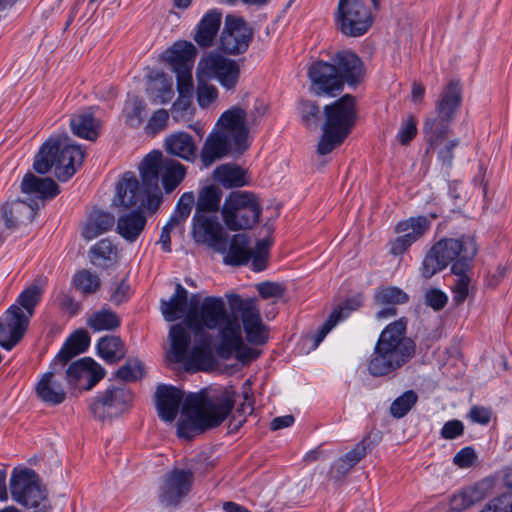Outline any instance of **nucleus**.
<instances>
[{
	"mask_svg": "<svg viewBox=\"0 0 512 512\" xmlns=\"http://www.w3.org/2000/svg\"><path fill=\"white\" fill-rule=\"evenodd\" d=\"M222 191L219 187L205 186L199 193L196 211L193 216V235L197 241H209L214 244L225 242L223 228L215 216L207 213L217 212L220 208Z\"/></svg>",
	"mask_w": 512,
	"mask_h": 512,
	"instance_id": "obj_9",
	"label": "nucleus"
},
{
	"mask_svg": "<svg viewBox=\"0 0 512 512\" xmlns=\"http://www.w3.org/2000/svg\"><path fill=\"white\" fill-rule=\"evenodd\" d=\"M337 23L345 36L359 37L372 26L373 16L364 0H339Z\"/></svg>",
	"mask_w": 512,
	"mask_h": 512,
	"instance_id": "obj_15",
	"label": "nucleus"
},
{
	"mask_svg": "<svg viewBox=\"0 0 512 512\" xmlns=\"http://www.w3.org/2000/svg\"><path fill=\"white\" fill-rule=\"evenodd\" d=\"M188 292L180 284H176L175 292L169 300H161L160 309L168 322H174L187 314Z\"/></svg>",
	"mask_w": 512,
	"mask_h": 512,
	"instance_id": "obj_36",
	"label": "nucleus"
},
{
	"mask_svg": "<svg viewBox=\"0 0 512 512\" xmlns=\"http://www.w3.org/2000/svg\"><path fill=\"white\" fill-rule=\"evenodd\" d=\"M237 154L234 142L224 132L213 130L205 139L200 151L203 167L208 168L228 155Z\"/></svg>",
	"mask_w": 512,
	"mask_h": 512,
	"instance_id": "obj_25",
	"label": "nucleus"
},
{
	"mask_svg": "<svg viewBox=\"0 0 512 512\" xmlns=\"http://www.w3.org/2000/svg\"><path fill=\"white\" fill-rule=\"evenodd\" d=\"M210 359V352L207 343H197L187 352L184 366L187 371H197L200 366Z\"/></svg>",
	"mask_w": 512,
	"mask_h": 512,
	"instance_id": "obj_50",
	"label": "nucleus"
},
{
	"mask_svg": "<svg viewBox=\"0 0 512 512\" xmlns=\"http://www.w3.org/2000/svg\"><path fill=\"white\" fill-rule=\"evenodd\" d=\"M476 253V243L471 237L440 239L426 253L420 273L425 279H430L450 263L452 273L469 271Z\"/></svg>",
	"mask_w": 512,
	"mask_h": 512,
	"instance_id": "obj_6",
	"label": "nucleus"
},
{
	"mask_svg": "<svg viewBox=\"0 0 512 512\" xmlns=\"http://www.w3.org/2000/svg\"><path fill=\"white\" fill-rule=\"evenodd\" d=\"M407 323V319L401 317L382 330L367 363L370 375H390L412 359L416 346L406 334Z\"/></svg>",
	"mask_w": 512,
	"mask_h": 512,
	"instance_id": "obj_3",
	"label": "nucleus"
},
{
	"mask_svg": "<svg viewBox=\"0 0 512 512\" xmlns=\"http://www.w3.org/2000/svg\"><path fill=\"white\" fill-rule=\"evenodd\" d=\"M492 482L483 480L473 486L467 487L454 494L450 500V508L455 512H462L474 504L482 501L490 494Z\"/></svg>",
	"mask_w": 512,
	"mask_h": 512,
	"instance_id": "obj_30",
	"label": "nucleus"
},
{
	"mask_svg": "<svg viewBox=\"0 0 512 512\" xmlns=\"http://www.w3.org/2000/svg\"><path fill=\"white\" fill-rule=\"evenodd\" d=\"M124 114L129 126H140L146 116L145 102L137 96L129 97L125 103Z\"/></svg>",
	"mask_w": 512,
	"mask_h": 512,
	"instance_id": "obj_47",
	"label": "nucleus"
},
{
	"mask_svg": "<svg viewBox=\"0 0 512 512\" xmlns=\"http://www.w3.org/2000/svg\"><path fill=\"white\" fill-rule=\"evenodd\" d=\"M114 224L115 217L112 213L95 208L87 217L82 229V237L86 240H92L111 230Z\"/></svg>",
	"mask_w": 512,
	"mask_h": 512,
	"instance_id": "obj_34",
	"label": "nucleus"
},
{
	"mask_svg": "<svg viewBox=\"0 0 512 512\" xmlns=\"http://www.w3.org/2000/svg\"><path fill=\"white\" fill-rule=\"evenodd\" d=\"M431 222L426 216L410 217L395 226V232L402 234L389 242V251L394 256L404 254L430 229Z\"/></svg>",
	"mask_w": 512,
	"mask_h": 512,
	"instance_id": "obj_20",
	"label": "nucleus"
},
{
	"mask_svg": "<svg viewBox=\"0 0 512 512\" xmlns=\"http://www.w3.org/2000/svg\"><path fill=\"white\" fill-rule=\"evenodd\" d=\"M11 498L35 512H50L51 505L46 489L41 485L38 474L32 469L14 470L9 481Z\"/></svg>",
	"mask_w": 512,
	"mask_h": 512,
	"instance_id": "obj_12",
	"label": "nucleus"
},
{
	"mask_svg": "<svg viewBox=\"0 0 512 512\" xmlns=\"http://www.w3.org/2000/svg\"><path fill=\"white\" fill-rule=\"evenodd\" d=\"M21 191L25 194L36 195L38 198H54L60 193L58 184L51 178H39L33 173H27L21 182Z\"/></svg>",
	"mask_w": 512,
	"mask_h": 512,
	"instance_id": "obj_35",
	"label": "nucleus"
},
{
	"mask_svg": "<svg viewBox=\"0 0 512 512\" xmlns=\"http://www.w3.org/2000/svg\"><path fill=\"white\" fill-rule=\"evenodd\" d=\"M141 183L131 171L125 172L118 182L117 201L127 207L157 208L161 201V181L166 193H171L184 179L185 166L179 161L165 158L159 150L148 153L139 165Z\"/></svg>",
	"mask_w": 512,
	"mask_h": 512,
	"instance_id": "obj_1",
	"label": "nucleus"
},
{
	"mask_svg": "<svg viewBox=\"0 0 512 512\" xmlns=\"http://www.w3.org/2000/svg\"><path fill=\"white\" fill-rule=\"evenodd\" d=\"M225 296L230 310L238 311V319L242 321L246 340L253 345L265 344L268 341L269 328L261 319L256 299H244L236 293Z\"/></svg>",
	"mask_w": 512,
	"mask_h": 512,
	"instance_id": "obj_14",
	"label": "nucleus"
},
{
	"mask_svg": "<svg viewBox=\"0 0 512 512\" xmlns=\"http://www.w3.org/2000/svg\"><path fill=\"white\" fill-rule=\"evenodd\" d=\"M99 355L107 363H116L126 355L125 345L117 336H104L97 344Z\"/></svg>",
	"mask_w": 512,
	"mask_h": 512,
	"instance_id": "obj_42",
	"label": "nucleus"
},
{
	"mask_svg": "<svg viewBox=\"0 0 512 512\" xmlns=\"http://www.w3.org/2000/svg\"><path fill=\"white\" fill-rule=\"evenodd\" d=\"M171 113L175 121L185 122L190 120L194 113L191 98L186 95H179L178 99L173 103Z\"/></svg>",
	"mask_w": 512,
	"mask_h": 512,
	"instance_id": "obj_56",
	"label": "nucleus"
},
{
	"mask_svg": "<svg viewBox=\"0 0 512 512\" xmlns=\"http://www.w3.org/2000/svg\"><path fill=\"white\" fill-rule=\"evenodd\" d=\"M144 375V367L141 361L136 358H129L116 372L115 377L124 382H135Z\"/></svg>",
	"mask_w": 512,
	"mask_h": 512,
	"instance_id": "obj_52",
	"label": "nucleus"
},
{
	"mask_svg": "<svg viewBox=\"0 0 512 512\" xmlns=\"http://www.w3.org/2000/svg\"><path fill=\"white\" fill-rule=\"evenodd\" d=\"M409 296L402 289L395 286L380 287L376 290L374 301L379 306H396L408 302Z\"/></svg>",
	"mask_w": 512,
	"mask_h": 512,
	"instance_id": "obj_45",
	"label": "nucleus"
},
{
	"mask_svg": "<svg viewBox=\"0 0 512 512\" xmlns=\"http://www.w3.org/2000/svg\"><path fill=\"white\" fill-rule=\"evenodd\" d=\"M85 153L67 134L50 137L35 156L33 168L39 174H46L55 168V176L65 182L82 165Z\"/></svg>",
	"mask_w": 512,
	"mask_h": 512,
	"instance_id": "obj_7",
	"label": "nucleus"
},
{
	"mask_svg": "<svg viewBox=\"0 0 512 512\" xmlns=\"http://www.w3.org/2000/svg\"><path fill=\"white\" fill-rule=\"evenodd\" d=\"M184 393L171 385L160 384L155 392L158 416L165 422H173L178 414Z\"/></svg>",
	"mask_w": 512,
	"mask_h": 512,
	"instance_id": "obj_27",
	"label": "nucleus"
},
{
	"mask_svg": "<svg viewBox=\"0 0 512 512\" xmlns=\"http://www.w3.org/2000/svg\"><path fill=\"white\" fill-rule=\"evenodd\" d=\"M253 37V29L242 17L227 15L218 48L227 55H240L248 50Z\"/></svg>",
	"mask_w": 512,
	"mask_h": 512,
	"instance_id": "obj_17",
	"label": "nucleus"
},
{
	"mask_svg": "<svg viewBox=\"0 0 512 512\" xmlns=\"http://www.w3.org/2000/svg\"><path fill=\"white\" fill-rule=\"evenodd\" d=\"M64 365L53 360L50 370L42 375L36 384L37 397L49 406H57L66 399V391L61 384Z\"/></svg>",
	"mask_w": 512,
	"mask_h": 512,
	"instance_id": "obj_22",
	"label": "nucleus"
},
{
	"mask_svg": "<svg viewBox=\"0 0 512 512\" xmlns=\"http://www.w3.org/2000/svg\"><path fill=\"white\" fill-rule=\"evenodd\" d=\"M89 344L90 336L88 332L86 330H77L66 340L54 360L66 366L72 358L85 352Z\"/></svg>",
	"mask_w": 512,
	"mask_h": 512,
	"instance_id": "obj_37",
	"label": "nucleus"
},
{
	"mask_svg": "<svg viewBox=\"0 0 512 512\" xmlns=\"http://www.w3.org/2000/svg\"><path fill=\"white\" fill-rule=\"evenodd\" d=\"M73 285L83 294H93L100 288L101 280L97 274L83 269L74 275Z\"/></svg>",
	"mask_w": 512,
	"mask_h": 512,
	"instance_id": "obj_51",
	"label": "nucleus"
},
{
	"mask_svg": "<svg viewBox=\"0 0 512 512\" xmlns=\"http://www.w3.org/2000/svg\"><path fill=\"white\" fill-rule=\"evenodd\" d=\"M222 13L217 9L209 10L200 20L194 35L195 42L203 48L211 47L218 34Z\"/></svg>",
	"mask_w": 512,
	"mask_h": 512,
	"instance_id": "obj_32",
	"label": "nucleus"
},
{
	"mask_svg": "<svg viewBox=\"0 0 512 512\" xmlns=\"http://www.w3.org/2000/svg\"><path fill=\"white\" fill-rule=\"evenodd\" d=\"M204 78H198V85L196 89L197 101L201 108H207L218 97L217 88L208 84Z\"/></svg>",
	"mask_w": 512,
	"mask_h": 512,
	"instance_id": "obj_57",
	"label": "nucleus"
},
{
	"mask_svg": "<svg viewBox=\"0 0 512 512\" xmlns=\"http://www.w3.org/2000/svg\"><path fill=\"white\" fill-rule=\"evenodd\" d=\"M362 304L363 296L361 294H357L346 299L341 305L333 309L327 320L314 335L313 348H316L323 341L326 335L337 325L339 321L348 317L352 311L357 310L362 306Z\"/></svg>",
	"mask_w": 512,
	"mask_h": 512,
	"instance_id": "obj_29",
	"label": "nucleus"
},
{
	"mask_svg": "<svg viewBox=\"0 0 512 512\" xmlns=\"http://www.w3.org/2000/svg\"><path fill=\"white\" fill-rule=\"evenodd\" d=\"M6 215L14 217L18 227L22 224L31 223L36 215L38 205L36 202L26 203L22 200H16L12 203H6Z\"/></svg>",
	"mask_w": 512,
	"mask_h": 512,
	"instance_id": "obj_43",
	"label": "nucleus"
},
{
	"mask_svg": "<svg viewBox=\"0 0 512 512\" xmlns=\"http://www.w3.org/2000/svg\"><path fill=\"white\" fill-rule=\"evenodd\" d=\"M197 77L216 80L226 91L234 92L240 79L239 62L211 51L198 62Z\"/></svg>",
	"mask_w": 512,
	"mask_h": 512,
	"instance_id": "obj_13",
	"label": "nucleus"
},
{
	"mask_svg": "<svg viewBox=\"0 0 512 512\" xmlns=\"http://www.w3.org/2000/svg\"><path fill=\"white\" fill-rule=\"evenodd\" d=\"M165 150L172 156L179 157L188 162H194L197 157V145L193 137L186 132H175L166 137Z\"/></svg>",
	"mask_w": 512,
	"mask_h": 512,
	"instance_id": "obj_31",
	"label": "nucleus"
},
{
	"mask_svg": "<svg viewBox=\"0 0 512 512\" xmlns=\"http://www.w3.org/2000/svg\"><path fill=\"white\" fill-rule=\"evenodd\" d=\"M234 395L229 389L211 396L204 392L187 395L182 404V413L187 418L178 422L177 435L191 439L195 433L220 426L234 407Z\"/></svg>",
	"mask_w": 512,
	"mask_h": 512,
	"instance_id": "obj_2",
	"label": "nucleus"
},
{
	"mask_svg": "<svg viewBox=\"0 0 512 512\" xmlns=\"http://www.w3.org/2000/svg\"><path fill=\"white\" fill-rule=\"evenodd\" d=\"M169 115L168 112L165 109H159L157 110L150 120L148 121V124L146 126V130L149 133L156 134L159 131L163 130L167 124Z\"/></svg>",
	"mask_w": 512,
	"mask_h": 512,
	"instance_id": "obj_63",
	"label": "nucleus"
},
{
	"mask_svg": "<svg viewBox=\"0 0 512 512\" xmlns=\"http://www.w3.org/2000/svg\"><path fill=\"white\" fill-rule=\"evenodd\" d=\"M42 293L43 290L41 286L37 283H33L18 296L17 302L25 309L24 314L28 316V321L34 313L35 306L40 302Z\"/></svg>",
	"mask_w": 512,
	"mask_h": 512,
	"instance_id": "obj_49",
	"label": "nucleus"
},
{
	"mask_svg": "<svg viewBox=\"0 0 512 512\" xmlns=\"http://www.w3.org/2000/svg\"><path fill=\"white\" fill-rule=\"evenodd\" d=\"M70 126L75 135L87 140L93 141L99 135V121L90 112H83L72 116Z\"/></svg>",
	"mask_w": 512,
	"mask_h": 512,
	"instance_id": "obj_39",
	"label": "nucleus"
},
{
	"mask_svg": "<svg viewBox=\"0 0 512 512\" xmlns=\"http://www.w3.org/2000/svg\"><path fill=\"white\" fill-rule=\"evenodd\" d=\"M194 202L195 198L193 192H186L182 194L169 221L178 226L184 223L191 213Z\"/></svg>",
	"mask_w": 512,
	"mask_h": 512,
	"instance_id": "obj_53",
	"label": "nucleus"
},
{
	"mask_svg": "<svg viewBox=\"0 0 512 512\" xmlns=\"http://www.w3.org/2000/svg\"><path fill=\"white\" fill-rule=\"evenodd\" d=\"M417 134L416 119L409 116L401 124L397 134V139L401 145L409 144Z\"/></svg>",
	"mask_w": 512,
	"mask_h": 512,
	"instance_id": "obj_60",
	"label": "nucleus"
},
{
	"mask_svg": "<svg viewBox=\"0 0 512 512\" xmlns=\"http://www.w3.org/2000/svg\"><path fill=\"white\" fill-rule=\"evenodd\" d=\"M462 104V88L459 80H450L442 90L431 113L423 125V133L430 149L443 144L450 133V126Z\"/></svg>",
	"mask_w": 512,
	"mask_h": 512,
	"instance_id": "obj_8",
	"label": "nucleus"
},
{
	"mask_svg": "<svg viewBox=\"0 0 512 512\" xmlns=\"http://www.w3.org/2000/svg\"><path fill=\"white\" fill-rule=\"evenodd\" d=\"M364 64L360 57L350 51H338L330 60L316 61L308 70L311 90L318 96H335L344 84L355 86L364 77Z\"/></svg>",
	"mask_w": 512,
	"mask_h": 512,
	"instance_id": "obj_4",
	"label": "nucleus"
},
{
	"mask_svg": "<svg viewBox=\"0 0 512 512\" xmlns=\"http://www.w3.org/2000/svg\"><path fill=\"white\" fill-rule=\"evenodd\" d=\"M468 271H463L461 273H453L457 279L453 285V300L457 304L463 303L469 293V284L470 278L467 275Z\"/></svg>",
	"mask_w": 512,
	"mask_h": 512,
	"instance_id": "obj_58",
	"label": "nucleus"
},
{
	"mask_svg": "<svg viewBox=\"0 0 512 512\" xmlns=\"http://www.w3.org/2000/svg\"><path fill=\"white\" fill-rule=\"evenodd\" d=\"M261 211L258 197L248 191L231 192L222 206L223 221L231 231L252 228L258 223Z\"/></svg>",
	"mask_w": 512,
	"mask_h": 512,
	"instance_id": "obj_11",
	"label": "nucleus"
},
{
	"mask_svg": "<svg viewBox=\"0 0 512 512\" xmlns=\"http://www.w3.org/2000/svg\"><path fill=\"white\" fill-rule=\"evenodd\" d=\"M214 180L226 188L242 187L247 184L245 172L238 166L223 164L213 172Z\"/></svg>",
	"mask_w": 512,
	"mask_h": 512,
	"instance_id": "obj_41",
	"label": "nucleus"
},
{
	"mask_svg": "<svg viewBox=\"0 0 512 512\" xmlns=\"http://www.w3.org/2000/svg\"><path fill=\"white\" fill-rule=\"evenodd\" d=\"M303 124L308 128H316L320 120L319 106L310 100H301L298 105Z\"/></svg>",
	"mask_w": 512,
	"mask_h": 512,
	"instance_id": "obj_54",
	"label": "nucleus"
},
{
	"mask_svg": "<svg viewBox=\"0 0 512 512\" xmlns=\"http://www.w3.org/2000/svg\"><path fill=\"white\" fill-rule=\"evenodd\" d=\"M189 330L191 329L182 323L171 326L169 331L170 351L168 353L171 362L182 363L186 359L191 343Z\"/></svg>",
	"mask_w": 512,
	"mask_h": 512,
	"instance_id": "obj_33",
	"label": "nucleus"
},
{
	"mask_svg": "<svg viewBox=\"0 0 512 512\" xmlns=\"http://www.w3.org/2000/svg\"><path fill=\"white\" fill-rule=\"evenodd\" d=\"M464 433V424L457 419H453L450 421H447L441 431L440 436L443 439L452 440L455 439Z\"/></svg>",
	"mask_w": 512,
	"mask_h": 512,
	"instance_id": "obj_64",
	"label": "nucleus"
},
{
	"mask_svg": "<svg viewBox=\"0 0 512 512\" xmlns=\"http://www.w3.org/2000/svg\"><path fill=\"white\" fill-rule=\"evenodd\" d=\"M225 242L217 244L219 250L225 252L224 263L230 266H243L251 261L253 271L260 272L266 269L269 250L272 242L269 239L258 240L255 249L250 248V239L246 234L234 235L227 250L225 249L227 239L223 236ZM212 245L214 243L210 242Z\"/></svg>",
	"mask_w": 512,
	"mask_h": 512,
	"instance_id": "obj_10",
	"label": "nucleus"
},
{
	"mask_svg": "<svg viewBox=\"0 0 512 512\" xmlns=\"http://www.w3.org/2000/svg\"><path fill=\"white\" fill-rule=\"evenodd\" d=\"M368 445L366 440L357 443L355 447L347 452L343 457L337 460L333 466L340 475L348 473L358 462H360L367 454Z\"/></svg>",
	"mask_w": 512,
	"mask_h": 512,
	"instance_id": "obj_44",
	"label": "nucleus"
},
{
	"mask_svg": "<svg viewBox=\"0 0 512 512\" xmlns=\"http://www.w3.org/2000/svg\"><path fill=\"white\" fill-rule=\"evenodd\" d=\"M184 324L195 334L204 329L217 330L223 349L239 341L238 311L228 310L223 298L207 296L197 309H188Z\"/></svg>",
	"mask_w": 512,
	"mask_h": 512,
	"instance_id": "obj_5",
	"label": "nucleus"
},
{
	"mask_svg": "<svg viewBox=\"0 0 512 512\" xmlns=\"http://www.w3.org/2000/svg\"><path fill=\"white\" fill-rule=\"evenodd\" d=\"M459 143V139L446 140L443 144L437 146L433 150H437V157L444 165L451 167L454 159L453 151Z\"/></svg>",
	"mask_w": 512,
	"mask_h": 512,
	"instance_id": "obj_61",
	"label": "nucleus"
},
{
	"mask_svg": "<svg viewBox=\"0 0 512 512\" xmlns=\"http://www.w3.org/2000/svg\"><path fill=\"white\" fill-rule=\"evenodd\" d=\"M246 111L239 106H233L222 113L217 121L216 129L218 132H224L225 135L234 142L237 155H241L249 147L248 133L246 126Z\"/></svg>",
	"mask_w": 512,
	"mask_h": 512,
	"instance_id": "obj_21",
	"label": "nucleus"
},
{
	"mask_svg": "<svg viewBox=\"0 0 512 512\" xmlns=\"http://www.w3.org/2000/svg\"><path fill=\"white\" fill-rule=\"evenodd\" d=\"M67 382L79 389L91 390L105 376V370L90 357L81 358L65 371Z\"/></svg>",
	"mask_w": 512,
	"mask_h": 512,
	"instance_id": "obj_23",
	"label": "nucleus"
},
{
	"mask_svg": "<svg viewBox=\"0 0 512 512\" xmlns=\"http://www.w3.org/2000/svg\"><path fill=\"white\" fill-rule=\"evenodd\" d=\"M28 316L22 309L12 305L0 319V346L11 350L23 338L28 328Z\"/></svg>",
	"mask_w": 512,
	"mask_h": 512,
	"instance_id": "obj_24",
	"label": "nucleus"
},
{
	"mask_svg": "<svg viewBox=\"0 0 512 512\" xmlns=\"http://www.w3.org/2000/svg\"><path fill=\"white\" fill-rule=\"evenodd\" d=\"M116 196L113 199V204L115 206H121L125 209H132L133 211L124 215H121L117 221V233L124 238L126 241L132 243L137 240L142 231L144 230L147 219L144 216L142 209L147 208L151 211L156 210L157 208H149L147 205L143 207H127L120 204L117 201L118 197V185L116 186Z\"/></svg>",
	"mask_w": 512,
	"mask_h": 512,
	"instance_id": "obj_26",
	"label": "nucleus"
},
{
	"mask_svg": "<svg viewBox=\"0 0 512 512\" xmlns=\"http://www.w3.org/2000/svg\"><path fill=\"white\" fill-rule=\"evenodd\" d=\"M447 295L439 289H430L425 293V303L435 311H439L447 304Z\"/></svg>",
	"mask_w": 512,
	"mask_h": 512,
	"instance_id": "obj_62",
	"label": "nucleus"
},
{
	"mask_svg": "<svg viewBox=\"0 0 512 512\" xmlns=\"http://www.w3.org/2000/svg\"><path fill=\"white\" fill-rule=\"evenodd\" d=\"M194 482L190 470L173 469L168 472L159 488V502L164 507H176L189 494Z\"/></svg>",
	"mask_w": 512,
	"mask_h": 512,
	"instance_id": "obj_19",
	"label": "nucleus"
},
{
	"mask_svg": "<svg viewBox=\"0 0 512 512\" xmlns=\"http://www.w3.org/2000/svg\"><path fill=\"white\" fill-rule=\"evenodd\" d=\"M87 325L94 331L114 330L120 326V319L115 312L102 309L89 317Z\"/></svg>",
	"mask_w": 512,
	"mask_h": 512,
	"instance_id": "obj_46",
	"label": "nucleus"
},
{
	"mask_svg": "<svg viewBox=\"0 0 512 512\" xmlns=\"http://www.w3.org/2000/svg\"><path fill=\"white\" fill-rule=\"evenodd\" d=\"M196 55L197 49L191 42L178 41L165 51L163 57L175 73L187 74L192 69Z\"/></svg>",
	"mask_w": 512,
	"mask_h": 512,
	"instance_id": "obj_28",
	"label": "nucleus"
},
{
	"mask_svg": "<svg viewBox=\"0 0 512 512\" xmlns=\"http://www.w3.org/2000/svg\"><path fill=\"white\" fill-rule=\"evenodd\" d=\"M323 134L317 145V152L320 155H326L332 152V150L340 145L347 136H343L340 133L331 131L325 127H322Z\"/></svg>",
	"mask_w": 512,
	"mask_h": 512,
	"instance_id": "obj_55",
	"label": "nucleus"
},
{
	"mask_svg": "<svg viewBox=\"0 0 512 512\" xmlns=\"http://www.w3.org/2000/svg\"><path fill=\"white\" fill-rule=\"evenodd\" d=\"M89 259L94 266L108 269L117 263V247L111 240L101 239L90 248Z\"/></svg>",
	"mask_w": 512,
	"mask_h": 512,
	"instance_id": "obj_38",
	"label": "nucleus"
},
{
	"mask_svg": "<svg viewBox=\"0 0 512 512\" xmlns=\"http://www.w3.org/2000/svg\"><path fill=\"white\" fill-rule=\"evenodd\" d=\"M133 402V393L125 385H111L97 394L90 404L95 418L105 420L127 412Z\"/></svg>",
	"mask_w": 512,
	"mask_h": 512,
	"instance_id": "obj_16",
	"label": "nucleus"
},
{
	"mask_svg": "<svg viewBox=\"0 0 512 512\" xmlns=\"http://www.w3.org/2000/svg\"><path fill=\"white\" fill-rule=\"evenodd\" d=\"M479 512H512V492L491 500Z\"/></svg>",
	"mask_w": 512,
	"mask_h": 512,
	"instance_id": "obj_59",
	"label": "nucleus"
},
{
	"mask_svg": "<svg viewBox=\"0 0 512 512\" xmlns=\"http://www.w3.org/2000/svg\"><path fill=\"white\" fill-rule=\"evenodd\" d=\"M224 340H221L216 348L217 355L222 359H230L233 354L242 363H248L256 359L258 354L244 344L241 324L239 325V341L223 349Z\"/></svg>",
	"mask_w": 512,
	"mask_h": 512,
	"instance_id": "obj_40",
	"label": "nucleus"
},
{
	"mask_svg": "<svg viewBox=\"0 0 512 512\" xmlns=\"http://www.w3.org/2000/svg\"><path fill=\"white\" fill-rule=\"evenodd\" d=\"M418 395L414 390H407L390 405V414L396 419L403 418L416 405Z\"/></svg>",
	"mask_w": 512,
	"mask_h": 512,
	"instance_id": "obj_48",
	"label": "nucleus"
},
{
	"mask_svg": "<svg viewBox=\"0 0 512 512\" xmlns=\"http://www.w3.org/2000/svg\"><path fill=\"white\" fill-rule=\"evenodd\" d=\"M325 121L323 127L348 136L356 123V99L346 94L324 107Z\"/></svg>",
	"mask_w": 512,
	"mask_h": 512,
	"instance_id": "obj_18",
	"label": "nucleus"
}]
</instances>
